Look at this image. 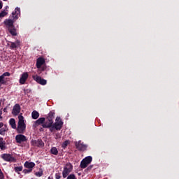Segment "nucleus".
<instances>
[{
  "instance_id": "f257e3e1",
  "label": "nucleus",
  "mask_w": 179,
  "mask_h": 179,
  "mask_svg": "<svg viewBox=\"0 0 179 179\" xmlns=\"http://www.w3.org/2000/svg\"><path fill=\"white\" fill-rule=\"evenodd\" d=\"M24 131H26V123L24 122V117H23V115H20L18 116L17 132H18V134H23Z\"/></svg>"
},
{
  "instance_id": "f03ea898",
  "label": "nucleus",
  "mask_w": 179,
  "mask_h": 179,
  "mask_svg": "<svg viewBox=\"0 0 179 179\" xmlns=\"http://www.w3.org/2000/svg\"><path fill=\"white\" fill-rule=\"evenodd\" d=\"M72 170H73V166H72V164H66L62 171L63 178H66L68 176H69V173H71Z\"/></svg>"
},
{
  "instance_id": "7ed1b4c3",
  "label": "nucleus",
  "mask_w": 179,
  "mask_h": 179,
  "mask_svg": "<svg viewBox=\"0 0 179 179\" xmlns=\"http://www.w3.org/2000/svg\"><path fill=\"white\" fill-rule=\"evenodd\" d=\"M1 157L5 162H10L11 163H15L16 162V157H15L12 154H2Z\"/></svg>"
},
{
  "instance_id": "20e7f679",
  "label": "nucleus",
  "mask_w": 179,
  "mask_h": 179,
  "mask_svg": "<svg viewBox=\"0 0 179 179\" xmlns=\"http://www.w3.org/2000/svg\"><path fill=\"white\" fill-rule=\"evenodd\" d=\"M6 76H10V73L5 72L1 76H0V83L1 85H6L8 82H10L9 78H6Z\"/></svg>"
},
{
  "instance_id": "39448f33",
  "label": "nucleus",
  "mask_w": 179,
  "mask_h": 179,
  "mask_svg": "<svg viewBox=\"0 0 179 179\" xmlns=\"http://www.w3.org/2000/svg\"><path fill=\"white\" fill-rule=\"evenodd\" d=\"M56 131H61L62 129V125H64V122L59 117H57L55 119V122L53 124Z\"/></svg>"
},
{
  "instance_id": "423d86ee",
  "label": "nucleus",
  "mask_w": 179,
  "mask_h": 179,
  "mask_svg": "<svg viewBox=\"0 0 179 179\" xmlns=\"http://www.w3.org/2000/svg\"><path fill=\"white\" fill-rule=\"evenodd\" d=\"M32 79L39 85H42V86L47 85V80H44V78H41L38 75L32 76Z\"/></svg>"
},
{
  "instance_id": "0eeeda50",
  "label": "nucleus",
  "mask_w": 179,
  "mask_h": 179,
  "mask_svg": "<svg viewBox=\"0 0 179 179\" xmlns=\"http://www.w3.org/2000/svg\"><path fill=\"white\" fill-rule=\"evenodd\" d=\"M92 158L90 156L84 158L80 163L81 169H86L87 165L92 163Z\"/></svg>"
},
{
  "instance_id": "6e6552de",
  "label": "nucleus",
  "mask_w": 179,
  "mask_h": 179,
  "mask_svg": "<svg viewBox=\"0 0 179 179\" xmlns=\"http://www.w3.org/2000/svg\"><path fill=\"white\" fill-rule=\"evenodd\" d=\"M35 166H36V164H34V162H30L29 161H27L24 164V167H25L26 169H29V170H27V173H31V171H33V168Z\"/></svg>"
},
{
  "instance_id": "1a4fd4ad",
  "label": "nucleus",
  "mask_w": 179,
  "mask_h": 179,
  "mask_svg": "<svg viewBox=\"0 0 179 179\" xmlns=\"http://www.w3.org/2000/svg\"><path fill=\"white\" fill-rule=\"evenodd\" d=\"M27 79H29V73H27V72H24V73L21 75V76H20V78L19 82H20V83L21 85H24V83H26Z\"/></svg>"
},
{
  "instance_id": "9d476101",
  "label": "nucleus",
  "mask_w": 179,
  "mask_h": 179,
  "mask_svg": "<svg viewBox=\"0 0 179 179\" xmlns=\"http://www.w3.org/2000/svg\"><path fill=\"white\" fill-rule=\"evenodd\" d=\"M76 148L78 150H80L82 152L86 150L87 149V145H85L82 141H78L76 143Z\"/></svg>"
},
{
  "instance_id": "9b49d317",
  "label": "nucleus",
  "mask_w": 179,
  "mask_h": 179,
  "mask_svg": "<svg viewBox=\"0 0 179 179\" xmlns=\"http://www.w3.org/2000/svg\"><path fill=\"white\" fill-rule=\"evenodd\" d=\"M20 15V8H15V11L12 13L11 18L14 20H17L19 19V16Z\"/></svg>"
},
{
  "instance_id": "f8f14e48",
  "label": "nucleus",
  "mask_w": 179,
  "mask_h": 179,
  "mask_svg": "<svg viewBox=\"0 0 179 179\" xmlns=\"http://www.w3.org/2000/svg\"><path fill=\"white\" fill-rule=\"evenodd\" d=\"M15 141L17 143H22V142H27V138L24 135L22 134H18L15 136Z\"/></svg>"
},
{
  "instance_id": "ddd939ff",
  "label": "nucleus",
  "mask_w": 179,
  "mask_h": 179,
  "mask_svg": "<svg viewBox=\"0 0 179 179\" xmlns=\"http://www.w3.org/2000/svg\"><path fill=\"white\" fill-rule=\"evenodd\" d=\"M16 22L15 20L12 19H8L4 21V24L7 26L8 29H10L11 27H13V24Z\"/></svg>"
},
{
  "instance_id": "4468645a",
  "label": "nucleus",
  "mask_w": 179,
  "mask_h": 179,
  "mask_svg": "<svg viewBox=\"0 0 179 179\" xmlns=\"http://www.w3.org/2000/svg\"><path fill=\"white\" fill-rule=\"evenodd\" d=\"M31 145H33V146H37L38 148H43V146H44V142L41 140H34L31 141Z\"/></svg>"
},
{
  "instance_id": "2eb2a0df",
  "label": "nucleus",
  "mask_w": 179,
  "mask_h": 179,
  "mask_svg": "<svg viewBox=\"0 0 179 179\" xmlns=\"http://www.w3.org/2000/svg\"><path fill=\"white\" fill-rule=\"evenodd\" d=\"M19 113H20V105L17 103L13 106L12 114L13 115H17Z\"/></svg>"
},
{
  "instance_id": "dca6fc26",
  "label": "nucleus",
  "mask_w": 179,
  "mask_h": 179,
  "mask_svg": "<svg viewBox=\"0 0 179 179\" xmlns=\"http://www.w3.org/2000/svg\"><path fill=\"white\" fill-rule=\"evenodd\" d=\"M54 124V120H50L48 119L43 124V128H51L52 125Z\"/></svg>"
},
{
  "instance_id": "f3484780",
  "label": "nucleus",
  "mask_w": 179,
  "mask_h": 179,
  "mask_svg": "<svg viewBox=\"0 0 179 179\" xmlns=\"http://www.w3.org/2000/svg\"><path fill=\"white\" fill-rule=\"evenodd\" d=\"M45 62V60L44 59V58L39 57L38 59H37V61H36V67L38 69L41 68V66L44 65Z\"/></svg>"
},
{
  "instance_id": "a211bd4d",
  "label": "nucleus",
  "mask_w": 179,
  "mask_h": 179,
  "mask_svg": "<svg viewBox=\"0 0 179 179\" xmlns=\"http://www.w3.org/2000/svg\"><path fill=\"white\" fill-rule=\"evenodd\" d=\"M9 124L11 126V128H13V129H16V120H15V119H10Z\"/></svg>"
},
{
  "instance_id": "6ab92c4d",
  "label": "nucleus",
  "mask_w": 179,
  "mask_h": 179,
  "mask_svg": "<svg viewBox=\"0 0 179 179\" xmlns=\"http://www.w3.org/2000/svg\"><path fill=\"white\" fill-rule=\"evenodd\" d=\"M0 149H1V150H5V149H6V147L5 146V141H3L2 137H0Z\"/></svg>"
},
{
  "instance_id": "aec40b11",
  "label": "nucleus",
  "mask_w": 179,
  "mask_h": 179,
  "mask_svg": "<svg viewBox=\"0 0 179 179\" xmlns=\"http://www.w3.org/2000/svg\"><path fill=\"white\" fill-rule=\"evenodd\" d=\"M31 117H32L33 120H37V118H38V117H40V113H38V112H37V110H34L31 113Z\"/></svg>"
},
{
  "instance_id": "412c9836",
  "label": "nucleus",
  "mask_w": 179,
  "mask_h": 179,
  "mask_svg": "<svg viewBox=\"0 0 179 179\" xmlns=\"http://www.w3.org/2000/svg\"><path fill=\"white\" fill-rule=\"evenodd\" d=\"M20 45V42L19 41H16L15 42H11L10 47L11 48H17Z\"/></svg>"
},
{
  "instance_id": "4be33fe9",
  "label": "nucleus",
  "mask_w": 179,
  "mask_h": 179,
  "mask_svg": "<svg viewBox=\"0 0 179 179\" xmlns=\"http://www.w3.org/2000/svg\"><path fill=\"white\" fill-rule=\"evenodd\" d=\"M8 31L12 34V36H16L17 34L16 33V29H15V27H13L11 28H8Z\"/></svg>"
},
{
  "instance_id": "5701e85b",
  "label": "nucleus",
  "mask_w": 179,
  "mask_h": 179,
  "mask_svg": "<svg viewBox=\"0 0 179 179\" xmlns=\"http://www.w3.org/2000/svg\"><path fill=\"white\" fill-rule=\"evenodd\" d=\"M45 121V118L41 117L38 120L36 121V125H41V124H44V122Z\"/></svg>"
},
{
  "instance_id": "b1692460",
  "label": "nucleus",
  "mask_w": 179,
  "mask_h": 179,
  "mask_svg": "<svg viewBox=\"0 0 179 179\" xmlns=\"http://www.w3.org/2000/svg\"><path fill=\"white\" fill-rule=\"evenodd\" d=\"M55 115V113H54L52 111L50 112L48 114V120H49L50 121H53Z\"/></svg>"
},
{
  "instance_id": "393cba45",
  "label": "nucleus",
  "mask_w": 179,
  "mask_h": 179,
  "mask_svg": "<svg viewBox=\"0 0 179 179\" xmlns=\"http://www.w3.org/2000/svg\"><path fill=\"white\" fill-rule=\"evenodd\" d=\"M50 152L52 153V155H55V156H57V155H58V149H57V148L55 147H52L50 150Z\"/></svg>"
},
{
  "instance_id": "a878e982",
  "label": "nucleus",
  "mask_w": 179,
  "mask_h": 179,
  "mask_svg": "<svg viewBox=\"0 0 179 179\" xmlns=\"http://www.w3.org/2000/svg\"><path fill=\"white\" fill-rule=\"evenodd\" d=\"M71 143V141H69V140H66L65 141L62 145V148H63V149H66V148L68 146V145H69Z\"/></svg>"
},
{
  "instance_id": "bb28decb",
  "label": "nucleus",
  "mask_w": 179,
  "mask_h": 179,
  "mask_svg": "<svg viewBox=\"0 0 179 179\" xmlns=\"http://www.w3.org/2000/svg\"><path fill=\"white\" fill-rule=\"evenodd\" d=\"M43 174V169H40L39 171L35 173V176H36V177H41Z\"/></svg>"
},
{
  "instance_id": "cd10ccee",
  "label": "nucleus",
  "mask_w": 179,
  "mask_h": 179,
  "mask_svg": "<svg viewBox=\"0 0 179 179\" xmlns=\"http://www.w3.org/2000/svg\"><path fill=\"white\" fill-rule=\"evenodd\" d=\"M7 131H8V128L6 127V125H5V128H2L0 129V135H5Z\"/></svg>"
},
{
  "instance_id": "c85d7f7f",
  "label": "nucleus",
  "mask_w": 179,
  "mask_h": 179,
  "mask_svg": "<svg viewBox=\"0 0 179 179\" xmlns=\"http://www.w3.org/2000/svg\"><path fill=\"white\" fill-rule=\"evenodd\" d=\"M6 15H8V10H4L0 13V17H4Z\"/></svg>"
},
{
  "instance_id": "c756f323",
  "label": "nucleus",
  "mask_w": 179,
  "mask_h": 179,
  "mask_svg": "<svg viewBox=\"0 0 179 179\" xmlns=\"http://www.w3.org/2000/svg\"><path fill=\"white\" fill-rule=\"evenodd\" d=\"M22 170H23V167L22 166L15 168V171H16V173H19V171H22Z\"/></svg>"
},
{
  "instance_id": "7c9ffc66",
  "label": "nucleus",
  "mask_w": 179,
  "mask_h": 179,
  "mask_svg": "<svg viewBox=\"0 0 179 179\" xmlns=\"http://www.w3.org/2000/svg\"><path fill=\"white\" fill-rule=\"evenodd\" d=\"M67 179H76V177L73 174H71L67 177Z\"/></svg>"
},
{
  "instance_id": "2f4dec72",
  "label": "nucleus",
  "mask_w": 179,
  "mask_h": 179,
  "mask_svg": "<svg viewBox=\"0 0 179 179\" xmlns=\"http://www.w3.org/2000/svg\"><path fill=\"white\" fill-rule=\"evenodd\" d=\"M50 132H54V129H55V127L54 126V124H52V126H50Z\"/></svg>"
},
{
  "instance_id": "473e14b6",
  "label": "nucleus",
  "mask_w": 179,
  "mask_h": 179,
  "mask_svg": "<svg viewBox=\"0 0 179 179\" xmlns=\"http://www.w3.org/2000/svg\"><path fill=\"white\" fill-rule=\"evenodd\" d=\"M55 178L56 179H61V173H57L55 174Z\"/></svg>"
},
{
  "instance_id": "72a5a7b5",
  "label": "nucleus",
  "mask_w": 179,
  "mask_h": 179,
  "mask_svg": "<svg viewBox=\"0 0 179 179\" xmlns=\"http://www.w3.org/2000/svg\"><path fill=\"white\" fill-rule=\"evenodd\" d=\"M0 120H2V109L0 110Z\"/></svg>"
},
{
  "instance_id": "f704fd0d",
  "label": "nucleus",
  "mask_w": 179,
  "mask_h": 179,
  "mask_svg": "<svg viewBox=\"0 0 179 179\" xmlns=\"http://www.w3.org/2000/svg\"><path fill=\"white\" fill-rule=\"evenodd\" d=\"M3 112H4V113H8V108H3Z\"/></svg>"
},
{
  "instance_id": "c9c22d12",
  "label": "nucleus",
  "mask_w": 179,
  "mask_h": 179,
  "mask_svg": "<svg viewBox=\"0 0 179 179\" xmlns=\"http://www.w3.org/2000/svg\"><path fill=\"white\" fill-rule=\"evenodd\" d=\"M2 6H3L2 2L0 1V9H2Z\"/></svg>"
},
{
  "instance_id": "e433bc0d",
  "label": "nucleus",
  "mask_w": 179,
  "mask_h": 179,
  "mask_svg": "<svg viewBox=\"0 0 179 179\" xmlns=\"http://www.w3.org/2000/svg\"><path fill=\"white\" fill-rule=\"evenodd\" d=\"M3 127V122H0V128H2Z\"/></svg>"
},
{
  "instance_id": "4c0bfd02",
  "label": "nucleus",
  "mask_w": 179,
  "mask_h": 179,
  "mask_svg": "<svg viewBox=\"0 0 179 179\" xmlns=\"http://www.w3.org/2000/svg\"><path fill=\"white\" fill-rule=\"evenodd\" d=\"M48 179H54V178L52 177V176H50L48 178Z\"/></svg>"
},
{
  "instance_id": "58836bf2",
  "label": "nucleus",
  "mask_w": 179,
  "mask_h": 179,
  "mask_svg": "<svg viewBox=\"0 0 179 179\" xmlns=\"http://www.w3.org/2000/svg\"><path fill=\"white\" fill-rule=\"evenodd\" d=\"M9 8V6H6V9H8Z\"/></svg>"
},
{
  "instance_id": "ea45409f",
  "label": "nucleus",
  "mask_w": 179,
  "mask_h": 179,
  "mask_svg": "<svg viewBox=\"0 0 179 179\" xmlns=\"http://www.w3.org/2000/svg\"><path fill=\"white\" fill-rule=\"evenodd\" d=\"M0 107H1V101H0Z\"/></svg>"
},
{
  "instance_id": "a19ab883",
  "label": "nucleus",
  "mask_w": 179,
  "mask_h": 179,
  "mask_svg": "<svg viewBox=\"0 0 179 179\" xmlns=\"http://www.w3.org/2000/svg\"><path fill=\"white\" fill-rule=\"evenodd\" d=\"M3 1H8V0H3Z\"/></svg>"
}]
</instances>
